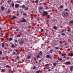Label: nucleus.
<instances>
[{"label":"nucleus","mask_w":73,"mask_h":73,"mask_svg":"<svg viewBox=\"0 0 73 73\" xmlns=\"http://www.w3.org/2000/svg\"><path fill=\"white\" fill-rule=\"evenodd\" d=\"M62 16L63 17H65L66 16H68V13H63L62 14Z\"/></svg>","instance_id":"f257e3e1"},{"label":"nucleus","mask_w":73,"mask_h":73,"mask_svg":"<svg viewBox=\"0 0 73 73\" xmlns=\"http://www.w3.org/2000/svg\"><path fill=\"white\" fill-rule=\"evenodd\" d=\"M70 64V62L69 61H68V62H66L65 63V64L66 65H69Z\"/></svg>","instance_id":"f03ea898"},{"label":"nucleus","mask_w":73,"mask_h":73,"mask_svg":"<svg viewBox=\"0 0 73 73\" xmlns=\"http://www.w3.org/2000/svg\"><path fill=\"white\" fill-rule=\"evenodd\" d=\"M47 14H48L47 12L46 11L43 12V16H45V15H47Z\"/></svg>","instance_id":"7ed1b4c3"},{"label":"nucleus","mask_w":73,"mask_h":73,"mask_svg":"<svg viewBox=\"0 0 73 73\" xmlns=\"http://www.w3.org/2000/svg\"><path fill=\"white\" fill-rule=\"evenodd\" d=\"M73 69V66H70V70L71 72H72V69Z\"/></svg>","instance_id":"20e7f679"},{"label":"nucleus","mask_w":73,"mask_h":73,"mask_svg":"<svg viewBox=\"0 0 73 73\" xmlns=\"http://www.w3.org/2000/svg\"><path fill=\"white\" fill-rule=\"evenodd\" d=\"M39 54V55L41 56H42V52L41 51H40L39 52V54Z\"/></svg>","instance_id":"39448f33"},{"label":"nucleus","mask_w":73,"mask_h":73,"mask_svg":"<svg viewBox=\"0 0 73 73\" xmlns=\"http://www.w3.org/2000/svg\"><path fill=\"white\" fill-rule=\"evenodd\" d=\"M24 42V41H21L19 42V44H20V45H21V44H23Z\"/></svg>","instance_id":"423d86ee"},{"label":"nucleus","mask_w":73,"mask_h":73,"mask_svg":"<svg viewBox=\"0 0 73 73\" xmlns=\"http://www.w3.org/2000/svg\"><path fill=\"white\" fill-rule=\"evenodd\" d=\"M4 9H5V7L3 6L1 7V9L2 11H4Z\"/></svg>","instance_id":"0eeeda50"},{"label":"nucleus","mask_w":73,"mask_h":73,"mask_svg":"<svg viewBox=\"0 0 73 73\" xmlns=\"http://www.w3.org/2000/svg\"><path fill=\"white\" fill-rule=\"evenodd\" d=\"M46 58H50V55H48L46 56Z\"/></svg>","instance_id":"6e6552de"},{"label":"nucleus","mask_w":73,"mask_h":73,"mask_svg":"<svg viewBox=\"0 0 73 73\" xmlns=\"http://www.w3.org/2000/svg\"><path fill=\"white\" fill-rule=\"evenodd\" d=\"M26 22V20L24 19H23L22 21V22L23 23H25Z\"/></svg>","instance_id":"1a4fd4ad"},{"label":"nucleus","mask_w":73,"mask_h":73,"mask_svg":"<svg viewBox=\"0 0 73 73\" xmlns=\"http://www.w3.org/2000/svg\"><path fill=\"white\" fill-rule=\"evenodd\" d=\"M18 7H19V4H16L15 5V8H17Z\"/></svg>","instance_id":"9d476101"},{"label":"nucleus","mask_w":73,"mask_h":73,"mask_svg":"<svg viewBox=\"0 0 73 73\" xmlns=\"http://www.w3.org/2000/svg\"><path fill=\"white\" fill-rule=\"evenodd\" d=\"M53 29H57V27L56 26H54L53 27Z\"/></svg>","instance_id":"9b49d317"},{"label":"nucleus","mask_w":73,"mask_h":73,"mask_svg":"<svg viewBox=\"0 0 73 73\" xmlns=\"http://www.w3.org/2000/svg\"><path fill=\"white\" fill-rule=\"evenodd\" d=\"M39 57H40V54H38L36 56V58H38Z\"/></svg>","instance_id":"f8f14e48"},{"label":"nucleus","mask_w":73,"mask_h":73,"mask_svg":"<svg viewBox=\"0 0 73 73\" xmlns=\"http://www.w3.org/2000/svg\"><path fill=\"white\" fill-rule=\"evenodd\" d=\"M66 55V54L64 53V54H61V56H65Z\"/></svg>","instance_id":"ddd939ff"},{"label":"nucleus","mask_w":73,"mask_h":73,"mask_svg":"<svg viewBox=\"0 0 73 73\" xmlns=\"http://www.w3.org/2000/svg\"><path fill=\"white\" fill-rule=\"evenodd\" d=\"M21 7H22V8H25V6L24 5H23Z\"/></svg>","instance_id":"4468645a"},{"label":"nucleus","mask_w":73,"mask_h":73,"mask_svg":"<svg viewBox=\"0 0 73 73\" xmlns=\"http://www.w3.org/2000/svg\"><path fill=\"white\" fill-rule=\"evenodd\" d=\"M2 48L4 47V44L3 43H2Z\"/></svg>","instance_id":"2eb2a0df"},{"label":"nucleus","mask_w":73,"mask_h":73,"mask_svg":"<svg viewBox=\"0 0 73 73\" xmlns=\"http://www.w3.org/2000/svg\"><path fill=\"white\" fill-rule=\"evenodd\" d=\"M28 7H26L25 9V10L26 11H27V10H28Z\"/></svg>","instance_id":"dca6fc26"},{"label":"nucleus","mask_w":73,"mask_h":73,"mask_svg":"<svg viewBox=\"0 0 73 73\" xmlns=\"http://www.w3.org/2000/svg\"><path fill=\"white\" fill-rule=\"evenodd\" d=\"M12 38H10L9 39V41H12Z\"/></svg>","instance_id":"f3484780"},{"label":"nucleus","mask_w":73,"mask_h":73,"mask_svg":"<svg viewBox=\"0 0 73 73\" xmlns=\"http://www.w3.org/2000/svg\"><path fill=\"white\" fill-rule=\"evenodd\" d=\"M70 24H73V21H71L70 22Z\"/></svg>","instance_id":"a211bd4d"},{"label":"nucleus","mask_w":73,"mask_h":73,"mask_svg":"<svg viewBox=\"0 0 73 73\" xmlns=\"http://www.w3.org/2000/svg\"><path fill=\"white\" fill-rule=\"evenodd\" d=\"M36 73H40V71L38 70V71H37L36 72Z\"/></svg>","instance_id":"6ab92c4d"},{"label":"nucleus","mask_w":73,"mask_h":73,"mask_svg":"<svg viewBox=\"0 0 73 73\" xmlns=\"http://www.w3.org/2000/svg\"><path fill=\"white\" fill-rule=\"evenodd\" d=\"M73 56V54L71 53L70 54V56H71V57H72V56Z\"/></svg>","instance_id":"aec40b11"},{"label":"nucleus","mask_w":73,"mask_h":73,"mask_svg":"<svg viewBox=\"0 0 73 73\" xmlns=\"http://www.w3.org/2000/svg\"><path fill=\"white\" fill-rule=\"evenodd\" d=\"M56 65H57V64L56 63H54L53 64L54 66H55Z\"/></svg>","instance_id":"412c9836"},{"label":"nucleus","mask_w":73,"mask_h":73,"mask_svg":"<svg viewBox=\"0 0 73 73\" xmlns=\"http://www.w3.org/2000/svg\"><path fill=\"white\" fill-rule=\"evenodd\" d=\"M11 5L12 7H13L14 6V3H12Z\"/></svg>","instance_id":"4be33fe9"},{"label":"nucleus","mask_w":73,"mask_h":73,"mask_svg":"<svg viewBox=\"0 0 73 73\" xmlns=\"http://www.w3.org/2000/svg\"><path fill=\"white\" fill-rule=\"evenodd\" d=\"M12 17H13V19H16V17H15V16H12Z\"/></svg>","instance_id":"5701e85b"},{"label":"nucleus","mask_w":73,"mask_h":73,"mask_svg":"<svg viewBox=\"0 0 73 73\" xmlns=\"http://www.w3.org/2000/svg\"><path fill=\"white\" fill-rule=\"evenodd\" d=\"M59 42L60 44H61L62 43V41H60Z\"/></svg>","instance_id":"b1692460"},{"label":"nucleus","mask_w":73,"mask_h":73,"mask_svg":"<svg viewBox=\"0 0 73 73\" xmlns=\"http://www.w3.org/2000/svg\"><path fill=\"white\" fill-rule=\"evenodd\" d=\"M31 56H27V58H31Z\"/></svg>","instance_id":"393cba45"},{"label":"nucleus","mask_w":73,"mask_h":73,"mask_svg":"<svg viewBox=\"0 0 73 73\" xmlns=\"http://www.w3.org/2000/svg\"><path fill=\"white\" fill-rule=\"evenodd\" d=\"M5 71V70H4V69H2V70H1L2 72H4Z\"/></svg>","instance_id":"a878e982"},{"label":"nucleus","mask_w":73,"mask_h":73,"mask_svg":"<svg viewBox=\"0 0 73 73\" xmlns=\"http://www.w3.org/2000/svg\"><path fill=\"white\" fill-rule=\"evenodd\" d=\"M55 48V49H59V48L58 47H56Z\"/></svg>","instance_id":"bb28decb"},{"label":"nucleus","mask_w":73,"mask_h":73,"mask_svg":"<svg viewBox=\"0 0 73 73\" xmlns=\"http://www.w3.org/2000/svg\"><path fill=\"white\" fill-rule=\"evenodd\" d=\"M2 52H1V51H0V55H1V54H2Z\"/></svg>","instance_id":"cd10ccee"},{"label":"nucleus","mask_w":73,"mask_h":73,"mask_svg":"<svg viewBox=\"0 0 73 73\" xmlns=\"http://www.w3.org/2000/svg\"><path fill=\"white\" fill-rule=\"evenodd\" d=\"M64 11H68V9H64Z\"/></svg>","instance_id":"c85d7f7f"},{"label":"nucleus","mask_w":73,"mask_h":73,"mask_svg":"<svg viewBox=\"0 0 73 73\" xmlns=\"http://www.w3.org/2000/svg\"><path fill=\"white\" fill-rule=\"evenodd\" d=\"M14 42H17V40L16 39L14 40Z\"/></svg>","instance_id":"c756f323"},{"label":"nucleus","mask_w":73,"mask_h":73,"mask_svg":"<svg viewBox=\"0 0 73 73\" xmlns=\"http://www.w3.org/2000/svg\"><path fill=\"white\" fill-rule=\"evenodd\" d=\"M35 3H38V1L37 0H36V1L35 2Z\"/></svg>","instance_id":"7c9ffc66"},{"label":"nucleus","mask_w":73,"mask_h":73,"mask_svg":"<svg viewBox=\"0 0 73 73\" xmlns=\"http://www.w3.org/2000/svg\"><path fill=\"white\" fill-rule=\"evenodd\" d=\"M63 7L64 6H63L61 5V6H60V8H63Z\"/></svg>","instance_id":"2f4dec72"},{"label":"nucleus","mask_w":73,"mask_h":73,"mask_svg":"<svg viewBox=\"0 0 73 73\" xmlns=\"http://www.w3.org/2000/svg\"><path fill=\"white\" fill-rule=\"evenodd\" d=\"M62 60V58H60L59 59V60L60 61H61V60Z\"/></svg>","instance_id":"473e14b6"},{"label":"nucleus","mask_w":73,"mask_h":73,"mask_svg":"<svg viewBox=\"0 0 73 73\" xmlns=\"http://www.w3.org/2000/svg\"><path fill=\"white\" fill-rule=\"evenodd\" d=\"M6 67V68H9V65H7Z\"/></svg>","instance_id":"72a5a7b5"},{"label":"nucleus","mask_w":73,"mask_h":73,"mask_svg":"<svg viewBox=\"0 0 73 73\" xmlns=\"http://www.w3.org/2000/svg\"><path fill=\"white\" fill-rule=\"evenodd\" d=\"M52 50H50V53H52Z\"/></svg>","instance_id":"f704fd0d"},{"label":"nucleus","mask_w":73,"mask_h":73,"mask_svg":"<svg viewBox=\"0 0 73 73\" xmlns=\"http://www.w3.org/2000/svg\"><path fill=\"white\" fill-rule=\"evenodd\" d=\"M11 46L13 48V47H14V46H15L13 44Z\"/></svg>","instance_id":"c9c22d12"},{"label":"nucleus","mask_w":73,"mask_h":73,"mask_svg":"<svg viewBox=\"0 0 73 73\" xmlns=\"http://www.w3.org/2000/svg\"><path fill=\"white\" fill-rule=\"evenodd\" d=\"M1 40H2L3 41H4V39L3 38H2L1 39Z\"/></svg>","instance_id":"e433bc0d"},{"label":"nucleus","mask_w":73,"mask_h":73,"mask_svg":"<svg viewBox=\"0 0 73 73\" xmlns=\"http://www.w3.org/2000/svg\"><path fill=\"white\" fill-rule=\"evenodd\" d=\"M23 15H24L25 16H26V15H27V14L24 13L23 14Z\"/></svg>","instance_id":"4c0bfd02"},{"label":"nucleus","mask_w":73,"mask_h":73,"mask_svg":"<svg viewBox=\"0 0 73 73\" xmlns=\"http://www.w3.org/2000/svg\"><path fill=\"white\" fill-rule=\"evenodd\" d=\"M17 37H20V35H18L17 36Z\"/></svg>","instance_id":"58836bf2"},{"label":"nucleus","mask_w":73,"mask_h":73,"mask_svg":"<svg viewBox=\"0 0 73 73\" xmlns=\"http://www.w3.org/2000/svg\"><path fill=\"white\" fill-rule=\"evenodd\" d=\"M62 35L63 36H64V35H65V34L64 33H62Z\"/></svg>","instance_id":"ea45409f"},{"label":"nucleus","mask_w":73,"mask_h":73,"mask_svg":"<svg viewBox=\"0 0 73 73\" xmlns=\"http://www.w3.org/2000/svg\"><path fill=\"white\" fill-rule=\"evenodd\" d=\"M8 3H10L11 2V1L10 0L8 1H7Z\"/></svg>","instance_id":"a19ab883"},{"label":"nucleus","mask_w":73,"mask_h":73,"mask_svg":"<svg viewBox=\"0 0 73 73\" xmlns=\"http://www.w3.org/2000/svg\"><path fill=\"white\" fill-rule=\"evenodd\" d=\"M43 31H44V30H43V29H42L41 30V32H43Z\"/></svg>","instance_id":"79ce46f5"},{"label":"nucleus","mask_w":73,"mask_h":73,"mask_svg":"<svg viewBox=\"0 0 73 73\" xmlns=\"http://www.w3.org/2000/svg\"><path fill=\"white\" fill-rule=\"evenodd\" d=\"M35 66H34L33 67V69H35Z\"/></svg>","instance_id":"37998d69"},{"label":"nucleus","mask_w":73,"mask_h":73,"mask_svg":"<svg viewBox=\"0 0 73 73\" xmlns=\"http://www.w3.org/2000/svg\"><path fill=\"white\" fill-rule=\"evenodd\" d=\"M70 31V29L68 30V32H69V31Z\"/></svg>","instance_id":"c03bdc74"},{"label":"nucleus","mask_w":73,"mask_h":73,"mask_svg":"<svg viewBox=\"0 0 73 73\" xmlns=\"http://www.w3.org/2000/svg\"><path fill=\"white\" fill-rule=\"evenodd\" d=\"M15 51H16V52H17L18 50H17V49H16V50H15Z\"/></svg>","instance_id":"a18cd8bd"},{"label":"nucleus","mask_w":73,"mask_h":73,"mask_svg":"<svg viewBox=\"0 0 73 73\" xmlns=\"http://www.w3.org/2000/svg\"><path fill=\"white\" fill-rule=\"evenodd\" d=\"M41 61H42V60H39V62H41Z\"/></svg>","instance_id":"49530a36"},{"label":"nucleus","mask_w":73,"mask_h":73,"mask_svg":"<svg viewBox=\"0 0 73 73\" xmlns=\"http://www.w3.org/2000/svg\"><path fill=\"white\" fill-rule=\"evenodd\" d=\"M17 16H19V14H17Z\"/></svg>","instance_id":"de8ad7c7"},{"label":"nucleus","mask_w":73,"mask_h":73,"mask_svg":"<svg viewBox=\"0 0 73 73\" xmlns=\"http://www.w3.org/2000/svg\"><path fill=\"white\" fill-rule=\"evenodd\" d=\"M18 58H19V57H17V59H18Z\"/></svg>","instance_id":"09e8293b"},{"label":"nucleus","mask_w":73,"mask_h":73,"mask_svg":"<svg viewBox=\"0 0 73 73\" xmlns=\"http://www.w3.org/2000/svg\"><path fill=\"white\" fill-rule=\"evenodd\" d=\"M11 73H13V71H11Z\"/></svg>","instance_id":"8fccbe9b"},{"label":"nucleus","mask_w":73,"mask_h":73,"mask_svg":"<svg viewBox=\"0 0 73 73\" xmlns=\"http://www.w3.org/2000/svg\"><path fill=\"white\" fill-rule=\"evenodd\" d=\"M16 31H19V30L18 29H17V30H16Z\"/></svg>","instance_id":"3c124183"},{"label":"nucleus","mask_w":73,"mask_h":73,"mask_svg":"<svg viewBox=\"0 0 73 73\" xmlns=\"http://www.w3.org/2000/svg\"><path fill=\"white\" fill-rule=\"evenodd\" d=\"M17 3H19V1H17Z\"/></svg>","instance_id":"603ef678"},{"label":"nucleus","mask_w":73,"mask_h":73,"mask_svg":"<svg viewBox=\"0 0 73 73\" xmlns=\"http://www.w3.org/2000/svg\"><path fill=\"white\" fill-rule=\"evenodd\" d=\"M49 17H47V19H49Z\"/></svg>","instance_id":"864d4df0"},{"label":"nucleus","mask_w":73,"mask_h":73,"mask_svg":"<svg viewBox=\"0 0 73 73\" xmlns=\"http://www.w3.org/2000/svg\"><path fill=\"white\" fill-rule=\"evenodd\" d=\"M48 64H46V66H48Z\"/></svg>","instance_id":"5fc2aeb1"},{"label":"nucleus","mask_w":73,"mask_h":73,"mask_svg":"<svg viewBox=\"0 0 73 73\" xmlns=\"http://www.w3.org/2000/svg\"><path fill=\"white\" fill-rule=\"evenodd\" d=\"M37 61H36V62H35V63H37Z\"/></svg>","instance_id":"6e6d98bb"},{"label":"nucleus","mask_w":73,"mask_h":73,"mask_svg":"<svg viewBox=\"0 0 73 73\" xmlns=\"http://www.w3.org/2000/svg\"><path fill=\"white\" fill-rule=\"evenodd\" d=\"M42 7H41L40 8V9H42Z\"/></svg>","instance_id":"4d7b16f0"},{"label":"nucleus","mask_w":73,"mask_h":73,"mask_svg":"<svg viewBox=\"0 0 73 73\" xmlns=\"http://www.w3.org/2000/svg\"><path fill=\"white\" fill-rule=\"evenodd\" d=\"M49 70V71H50L51 70Z\"/></svg>","instance_id":"13d9d810"},{"label":"nucleus","mask_w":73,"mask_h":73,"mask_svg":"<svg viewBox=\"0 0 73 73\" xmlns=\"http://www.w3.org/2000/svg\"><path fill=\"white\" fill-rule=\"evenodd\" d=\"M1 30V28H0V31Z\"/></svg>","instance_id":"bf43d9fd"},{"label":"nucleus","mask_w":73,"mask_h":73,"mask_svg":"<svg viewBox=\"0 0 73 73\" xmlns=\"http://www.w3.org/2000/svg\"><path fill=\"white\" fill-rule=\"evenodd\" d=\"M62 33L63 32H63V31H62Z\"/></svg>","instance_id":"052dcab7"},{"label":"nucleus","mask_w":73,"mask_h":73,"mask_svg":"<svg viewBox=\"0 0 73 73\" xmlns=\"http://www.w3.org/2000/svg\"><path fill=\"white\" fill-rule=\"evenodd\" d=\"M46 8H48V7H46Z\"/></svg>","instance_id":"680f3d73"},{"label":"nucleus","mask_w":73,"mask_h":73,"mask_svg":"<svg viewBox=\"0 0 73 73\" xmlns=\"http://www.w3.org/2000/svg\"><path fill=\"white\" fill-rule=\"evenodd\" d=\"M6 36H7H7H7V35Z\"/></svg>","instance_id":"e2e57ef3"}]
</instances>
